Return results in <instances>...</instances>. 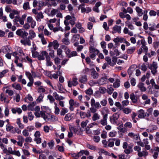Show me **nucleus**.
Instances as JSON below:
<instances>
[{
	"mask_svg": "<svg viewBox=\"0 0 159 159\" xmlns=\"http://www.w3.org/2000/svg\"><path fill=\"white\" fill-rule=\"evenodd\" d=\"M61 49H63L66 53V54L67 53V52H68V51L70 49L69 48L66 46L62 45L61 46Z\"/></svg>",
	"mask_w": 159,
	"mask_h": 159,
	"instance_id": "69168bd1",
	"label": "nucleus"
},
{
	"mask_svg": "<svg viewBox=\"0 0 159 159\" xmlns=\"http://www.w3.org/2000/svg\"><path fill=\"white\" fill-rule=\"evenodd\" d=\"M5 92L9 96H12L14 93L13 91L11 89H7L5 91Z\"/></svg>",
	"mask_w": 159,
	"mask_h": 159,
	"instance_id": "e2e57ef3",
	"label": "nucleus"
},
{
	"mask_svg": "<svg viewBox=\"0 0 159 159\" xmlns=\"http://www.w3.org/2000/svg\"><path fill=\"white\" fill-rule=\"evenodd\" d=\"M130 98L131 99L132 102L134 103H137L138 102L139 97L138 96L135 95L134 93H132L130 95Z\"/></svg>",
	"mask_w": 159,
	"mask_h": 159,
	"instance_id": "2eb2a0df",
	"label": "nucleus"
},
{
	"mask_svg": "<svg viewBox=\"0 0 159 159\" xmlns=\"http://www.w3.org/2000/svg\"><path fill=\"white\" fill-rule=\"evenodd\" d=\"M138 117L140 119L144 118L145 117L144 111L143 109H140L138 111Z\"/></svg>",
	"mask_w": 159,
	"mask_h": 159,
	"instance_id": "4be33fe9",
	"label": "nucleus"
},
{
	"mask_svg": "<svg viewBox=\"0 0 159 159\" xmlns=\"http://www.w3.org/2000/svg\"><path fill=\"white\" fill-rule=\"evenodd\" d=\"M148 11L144 10L143 11V20L145 21H147L148 19V16L147 15Z\"/></svg>",
	"mask_w": 159,
	"mask_h": 159,
	"instance_id": "864d4df0",
	"label": "nucleus"
},
{
	"mask_svg": "<svg viewBox=\"0 0 159 159\" xmlns=\"http://www.w3.org/2000/svg\"><path fill=\"white\" fill-rule=\"evenodd\" d=\"M105 60L107 62L108 64L111 66H113L114 65V63H112L111 62V58L109 57H105Z\"/></svg>",
	"mask_w": 159,
	"mask_h": 159,
	"instance_id": "8fccbe9b",
	"label": "nucleus"
},
{
	"mask_svg": "<svg viewBox=\"0 0 159 159\" xmlns=\"http://www.w3.org/2000/svg\"><path fill=\"white\" fill-rule=\"evenodd\" d=\"M11 111L13 114H15L17 113L19 115L22 112L21 109L18 107L12 108L11 109Z\"/></svg>",
	"mask_w": 159,
	"mask_h": 159,
	"instance_id": "dca6fc26",
	"label": "nucleus"
},
{
	"mask_svg": "<svg viewBox=\"0 0 159 159\" xmlns=\"http://www.w3.org/2000/svg\"><path fill=\"white\" fill-rule=\"evenodd\" d=\"M69 100L71 101V103L74 105L75 107H77L80 106V104L77 102L75 101L73 99H70Z\"/></svg>",
	"mask_w": 159,
	"mask_h": 159,
	"instance_id": "49530a36",
	"label": "nucleus"
},
{
	"mask_svg": "<svg viewBox=\"0 0 159 159\" xmlns=\"http://www.w3.org/2000/svg\"><path fill=\"white\" fill-rule=\"evenodd\" d=\"M148 152L146 150H144L142 151H140L138 153V155L139 157H146V156L148 155Z\"/></svg>",
	"mask_w": 159,
	"mask_h": 159,
	"instance_id": "393cba45",
	"label": "nucleus"
},
{
	"mask_svg": "<svg viewBox=\"0 0 159 159\" xmlns=\"http://www.w3.org/2000/svg\"><path fill=\"white\" fill-rule=\"evenodd\" d=\"M16 48L17 51L20 54V56H25V54L24 53L22 49L21 48L18 47H16Z\"/></svg>",
	"mask_w": 159,
	"mask_h": 159,
	"instance_id": "79ce46f5",
	"label": "nucleus"
},
{
	"mask_svg": "<svg viewBox=\"0 0 159 159\" xmlns=\"http://www.w3.org/2000/svg\"><path fill=\"white\" fill-rule=\"evenodd\" d=\"M71 119V115L70 113H68L66 115L64 118L65 121H70Z\"/></svg>",
	"mask_w": 159,
	"mask_h": 159,
	"instance_id": "052dcab7",
	"label": "nucleus"
},
{
	"mask_svg": "<svg viewBox=\"0 0 159 159\" xmlns=\"http://www.w3.org/2000/svg\"><path fill=\"white\" fill-rule=\"evenodd\" d=\"M58 11L59 10L58 9H53L51 11L50 14L52 16H54L58 12Z\"/></svg>",
	"mask_w": 159,
	"mask_h": 159,
	"instance_id": "0e129e2a",
	"label": "nucleus"
},
{
	"mask_svg": "<svg viewBox=\"0 0 159 159\" xmlns=\"http://www.w3.org/2000/svg\"><path fill=\"white\" fill-rule=\"evenodd\" d=\"M68 111L67 108L66 107H63L61 111L60 115L61 116H64L66 113Z\"/></svg>",
	"mask_w": 159,
	"mask_h": 159,
	"instance_id": "37998d69",
	"label": "nucleus"
},
{
	"mask_svg": "<svg viewBox=\"0 0 159 159\" xmlns=\"http://www.w3.org/2000/svg\"><path fill=\"white\" fill-rule=\"evenodd\" d=\"M12 87L13 88L16 90L20 91L22 90V88L20 84L16 83H14L12 84Z\"/></svg>",
	"mask_w": 159,
	"mask_h": 159,
	"instance_id": "b1692460",
	"label": "nucleus"
},
{
	"mask_svg": "<svg viewBox=\"0 0 159 159\" xmlns=\"http://www.w3.org/2000/svg\"><path fill=\"white\" fill-rule=\"evenodd\" d=\"M136 67L137 66L136 65H132L129 67L128 70V73L129 76L132 74Z\"/></svg>",
	"mask_w": 159,
	"mask_h": 159,
	"instance_id": "6ab92c4d",
	"label": "nucleus"
},
{
	"mask_svg": "<svg viewBox=\"0 0 159 159\" xmlns=\"http://www.w3.org/2000/svg\"><path fill=\"white\" fill-rule=\"evenodd\" d=\"M86 147L92 150H95L96 149V147L94 145L87 143L86 145Z\"/></svg>",
	"mask_w": 159,
	"mask_h": 159,
	"instance_id": "09e8293b",
	"label": "nucleus"
},
{
	"mask_svg": "<svg viewBox=\"0 0 159 159\" xmlns=\"http://www.w3.org/2000/svg\"><path fill=\"white\" fill-rule=\"evenodd\" d=\"M44 16L42 12H39L38 13L36 17V19L37 21H40L43 18Z\"/></svg>",
	"mask_w": 159,
	"mask_h": 159,
	"instance_id": "473e14b6",
	"label": "nucleus"
},
{
	"mask_svg": "<svg viewBox=\"0 0 159 159\" xmlns=\"http://www.w3.org/2000/svg\"><path fill=\"white\" fill-rule=\"evenodd\" d=\"M89 50L90 53L95 54H98L99 52V51L98 49L92 46L89 47Z\"/></svg>",
	"mask_w": 159,
	"mask_h": 159,
	"instance_id": "a878e982",
	"label": "nucleus"
},
{
	"mask_svg": "<svg viewBox=\"0 0 159 159\" xmlns=\"http://www.w3.org/2000/svg\"><path fill=\"white\" fill-rule=\"evenodd\" d=\"M121 28L120 26H118L116 25L113 28V31L112 32L113 34H115L116 32H118L119 33H121Z\"/></svg>",
	"mask_w": 159,
	"mask_h": 159,
	"instance_id": "a211bd4d",
	"label": "nucleus"
},
{
	"mask_svg": "<svg viewBox=\"0 0 159 159\" xmlns=\"http://www.w3.org/2000/svg\"><path fill=\"white\" fill-rule=\"evenodd\" d=\"M116 134L117 132L113 130L109 132L108 135L110 137H115Z\"/></svg>",
	"mask_w": 159,
	"mask_h": 159,
	"instance_id": "4d7b16f0",
	"label": "nucleus"
},
{
	"mask_svg": "<svg viewBox=\"0 0 159 159\" xmlns=\"http://www.w3.org/2000/svg\"><path fill=\"white\" fill-rule=\"evenodd\" d=\"M49 56L48 53L47 51H43L41 52L39 54L38 59L39 60H43L45 59V57L46 59V57Z\"/></svg>",
	"mask_w": 159,
	"mask_h": 159,
	"instance_id": "39448f33",
	"label": "nucleus"
},
{
	"mask_svg": "<svg viewBox=\"0 0 159 159\" xmlns=\"http://www.w3.org/2000/svg\"><path fill=\"white\" fill-rule=\"evenodd\" d=\"M53 95L55 99L57 100L60 101L65 99V97L62 96H59L56 92L53 93Z\"/></svg>",
	"mask_w": 159,
	"mask_h": 159,
	"instance_id": "5701e85b",
	"label": "nucleus"
},
{
	"mask_svg": "<svg viewBox=\"0 0 159 159\" xmlns=\"http://www.w3.org/2000/svg\"><path fill=\"white\" fill-rule=\"evenodd\" d=\"M20 43L22 44L25 46L26 45L28 46H30L31 45V41L28 38H26L25 39H21L20 41Z\"/></svg>",
	"mask_w": 159,
	"mask_h": 159,
	"instance_id": "f3484780",
	"label": "nucleus"
},
{
	"mask_svg": "<svg viewBox=\"0 0 159 159\" xmlns=\"http://www.w3.org/2000/svg\"><path fill=\"white\" fill-rule=\"evenodd\" d=\"M119 114L117 113H115L110 118V121L111 123L115 124H116V121L119 117Z\"/></svg>",
	"mask_w": 159,
	"mask_h": 159,
	"instance_id": "1a4fd4ad",
	"label": "nucleus"
},
{
	"mask_svg": "<svg viewBox=\"0 0 159 159\" xmlns=\"http://www.w3.org/2000/svg\"><path fill=\"white\" fill-rule=\"evenodd\" d=\"M157 64L156 62L154 61L152 64H150L148 66L149 69L151 70L152 73L155 75L157 72Z\"/></svg>",
	"mask_w": 159,
	"mask_h": 159,
	"instance_id": "20e7f679",
	"label": "nucleus"
},
{
	"mask_svg": "<svg viewBox=\"0 0 159 159\" xmlns=\"http://www.w3.org/2000/svg\"><path fill=\"white\" fill-rule=\"evenodd\" d=\"M136 11L137 13V15L139 16H141L143 13L142 9L139 7H137L135 8Z\"/></svg>",
	"mask_w": 159,
	"mask_h": 159,
	"instance_id": "2f4dec72",
	"label": "nucleus"
},
{
	"mask_svg": "<svg viewBox=\"0 0 159 159\" xmlns=\"http://www.w3.org/2000/svg\"><path fill=\"white\" fill-rule=\"evenodd\" d=\"M148 28L151 31H153L156 30V25L154 23L152 22L149 24Z\"/></svg>",
	"mask_w": 159,
	"mask_h": 159,
	"instance_id": "58836bf2",
	"label": "nucleus"
},
{
	"mask_svg": "<svg viewBox=\"0 0 159 159\" xmlns=\"http://www.w3.org/2000/svg\"><path fill=\"white\" fill-rule=\"evenodd\" d=\"M102 114L103 115L102 118V119L100 121V123L102 125L105 126L107 125V114H103L102 113Z\"/></svg>",
	"mask_w": 159,
	"mask_h": 159,
	"instance_id": "9b49d317",
	"label": "nucleus"
},
{
	"mask_svg": "<svg viewBox=\"0 0 159 159\" xmlns=\"http://www.w3.org/2000/svg\"><path fill=\"white\" fill-rule=\"evenodd\" d=\"M56 0H46L45 6H47L48 7L52 6L56 7L57 4L56 1Z\"/></svg>",
	"mask_w": 159,
	"mask_h": 159,
	"instance_id": "9d476101",
	"label": "nucleus"
},
{
	"mask_svg": "<svg viewBox=\"0 0 159 159\" xmlns=\"http://www.w3.org/2000/svg\"><path fill=\"white\" fill-rule=\"evenodd\" d=\"M141 43L142 46L141 48L143 50V52H144L146 54H147V53L148 50V48L146 46L147 43L145 40L144 39L141 40Z\"/></svg>",
	"mask_w": 159,
	"mask_h": 159,
	"instance_id": "6e6552de",
	"label": "nucleus"
},
{
	"mask_svg": "<svg viewBox=\"0 0 159 159\" xmlns=\"http://www.w3.org/2000/svg\"><path fill=\"white\" fill-rule=\"evenodd\" d=\"M123 112L126 114H128L131 112V110L129 108H125L123 109Z\"/></svg>",
	"mask_w": 159,
	"mask_h": 159,
	"instance_id": "680f3d73",
	"label": "nucleus"
},
{
	"mask_svg": "<svg viewBox=\"0 0 159 159\" xmlns=\"http://www.w3.org/2000/svg\"><path fill=\"white\" fill-rule=\"evenodd\" d=\"M107 79V76L105 75L104 77H102L99 79L97 81V83L100 85L104 84L106 83Z\"/></svg>",
	"mask_w": 159,
	"mask_h": 159,
	"instance_id": "4468645a",
	"label": "nucleus"
},
{
	"mask_svg": "<svg viewBox=\"0 0 159 159\" xmlns=\"http://www.w3.org/2000/svg\"><path fill=\"white\" fill-rule=\"evenodd\" d=\"M46 65L47 66H52V63L50 61V58L49 56L46 57Z\"/></svg>",
	"mask_w": 159,
	"mask_h": 159,
	"instance_id": "a18cd8bd",
	"label": "nucleus"
},
{
	"mask_svg": "<svg viewBox=\"0 0 159 159\" xmlns=\"http://www.w3.org/2000/svg\"><path fill=\"white\" fill-rule=\"evenodd\" d=\"M44 97V94H40L36 99V102L37 103H40L43 101V98Z\"/></svg>",
	"mask_w": 159,
	"mask_h": 159,
	"instance_id": "ea45409f",
	"label": "nucleus"
},
{
	"mask_svg": "<svg viewBox=\"0 0 159 159\" xmlns=\"http://www.w3.org/2000/svg\"><path fill=\"white\" fill-rule=\"evenodd\" d=\"M90 103L92 107H94L96 109H99L101 107L99 102H95V100L93 98L91 99Z\"/></svg>",
	"mask_w": 159,
	"mask_h": 159,
	"instance_id": "f8f14e48",
	"label": "nucleus"
},
{
	"mask_svg": "<svg viewBox=\"0 0 159 159\" xmlns=\"http://www.w3.org/2000/svg\"><path fill=\"white\" fill-rule=\"evenodd\" d=\"M120 85V79L117 78L113 84V86L114 88H117Z\"/></svg>",
	"mask_w": 159,
	"mask_h": 159,
	"instance_id": "f704fd0d",
	"label": "nucleus"
},
{
	"mask_svg": "<svg viewBox=\"0 0 159 159\" xmlns=\"http://www.w3.org/2000/svg\"><path fill=\"white\" fill-rule=\"evenodd\" d=\"M68 52H67L66 54L69 58L76 56H77L78 54L77 52L75 51L71 52L70 50H69Z\"/></svg>",
	"mask_w": 159,
	"mask_h": 159,
	"instance_id": "aec40b11",
	"label": "nucleus"
},
{
	"mask_svg": "<svg viewBox=\"0 0 159 159\" xmlns=\"http://www.w3.org/2000/svg\"><path fill=\"white\" fill-rule=\"evenodd\" d=\"M39 37L41 39L42 44L45 45L47 44V41L45 39L43 34H39L38 35Z\"/></svg>",
	"mask_w": 159,
	"mask_h": 159,
	"instance_id": "72a5a7b5",
	"label": "nucleus"
},
{
	"mask_svg": "<svg viewBox=\"0 0 159 159\" xmlns=\"http://www.w3.org/2000/svg\"><path fill=\"white\" fill-rule=\"evenodd\" d=\"M76 20L75 18L72 16V18L69 21L70 24L73 26L75 24V21Z\"/></svg>",
	"mask_w": 159,
	"mask_h": 159,
	"instance_id": "338daca9",
	"label": "nucleus"
},
{
	"mask_svg": "<svg viewBox=\"0 0 159 159\" xmlns=\"http://www.w3.org/2000/svg\"><path fill=\"white\" fill-rule=\"evenodd\" d=\"M135 50V48L134 47H133L127 49L126 52L129 54H131L133 53Z\"/></svg>",
	"mask_w": 159,
	"mask_h": 159,
	"instance_id": "c9c22d12",
	"label": "nucleus"
},
{
	"mask_svg": "<svg viewBox=\"0 0 159 159\" xmlns=\"http://www.w3.org/2000/svg\"><path fill=\"white\" fill-rule=\"evenodd\" d=\"M59 46V44L57 40H55L53 42L49 43L48 48H50L53 47L54 49H57Z\"/></svg>",
	"mask_w": 159,
	"mask_h": 159,
	"instance_id": "423d86ee",
	"label": "nucleus"
},
{
	"mask_svg": "<svg viewBox=\"0 0 159 159\" xmlns=\"http://www.w3.org/2000/svg\"><path fill=\"white\" fill-rule=\"evenodd\" d=\"M27 15L26 14L23 15L21 17H20L19 22L20 24L23 25L24 23V21L25 20Z\"/></svg>",
	"mask_w": 159,
	"mask_h": 159,
	"instance_id": "c756f323",
	"label": "nucleus"
},
{
	"mask_svg": "<svg viewBox=\"0 0 159 159\" xmlns=\"http://www.w3.org/2000/svg\"><path fill=\"white\" fill-rule=\"evenodd\" d=\"M25 74L29 80H34L31 72L26 71L25 72Z\"/></svg>",
	"mask_w": 159,
	"mask_h": 159,
	"instance_id": "de8ad7c7",
	"label": "nucleus"
},
{
	"mask_svg": "<svg viewBox=\"0 0 159 159\" xmlns=\"http://www.w3.org/2000/svg\"><path fill=\"white\" fill-rule=\"evenodd\" d=\"M144 84L142 83H139L138 84L137 87L141 90V91L144 92L146 90V88L144 86Z\"/></svg>",
	"mask_w": 159,
	"mask_h": 159,
	"instance_id": "7c9ffc66",
	"label": "nucleus"
},
{
	"mask_svg": "<svg viewBox=\"0 0 159 159\" xmlns=\"http://www.w3.org/2000/svg\"><path fill=\"white\" fill-rule=\"evenodd\" d=\"M23 8L25 10H27L30 8L29 3L28 2H25L23 5Z\"/></svg>",
	"mask_w": 159,
	"mask_h": 159,
	"instance_id": "3c124183",
	"label": "nucleus"
},
{
	"mask_svg": "<svg viewBox=\"0 0 159 159\" xmlns=\"http://www.w3.org/2000/svg\"><path fill=\"white\" fill-rule=\"evenodd\" d=\"M81 152L80 151L78 153H73L71 154V156L72 157L75 159H77L80 157L82 156Z\"/></svg>",
	"mask_w": 159,
	"mask_h": 159,
	"instance_id": "4c0bfd02",
	"label": "nucleus"
},
{
	"mask_svg": "<svg viewBox=\"0 0 159 159\" xmlns=\"http://www.w3.org/2000/svg\"><path fill=\"white\" fill-rule=\"evenodd\" d=\"M15 60L14 61V62L16 64V66L22 68L23 69H24V66L23 65L22 62L18 63V60H19V58L17 56L15 57Z\"/></svg>",
	"mask_w": 159,
	"mask_h": 159,
	"instance_id": "412c9836",
	"label": "nucleus"
},
{
	"mask_svg": "<svg viewBox=\"0 0 159 159\" xmlns=\"http://www.w3.org/2000/svg\"><path fill=\"white\" fill-rule=\"evenodd\" d=\"M34 117V116L32 112H30L28 113L27 117L28 118L30 121H31L33 120Z\"/></svg>",
	"mask_w": 159,
	"mask_h": 159,
	"instance_id": "13d9d810",
	"label": "nucleus"
},
{
	"mask_svg": "<svg viewBox=\"0 0 159 159\" xmlns=\"http://www.w3.org/2000/svg\"><path fill=\"white\" fill-rule=\"evenodd\" d=\"M41 117L43 118L46 122H54L56 120V117L53 115L49 113L46 114L44 111L41 112Z\"/></svg>",
	"mask_w": 159,
	"mask_h": 159,
	"instance_id": "f257e3e1",
	"label": "nucleus"
},
{
	"mask_svg": "<svg viewBox=\"0 0 159 159\" xmlns=\"http://www.w3.org/2000/svg\"><path fill=\"white\" fill-rule=\"evenodd\" d=\"M26 21L28 24H30V26L32 28H34V27L36 25V22L33 20L32 17L29 16L26 19Z\"/></svg>",
	"mask_w": 159,
	"mask_h": 159,
	"instance_id": "0eeeda50",
	"label": "nucleus"
},
{
	"mask_svg": "<svg viewBox=\"0 0 159 159\" xmlns=\"http://www.w3.org/2000/svg\"><path fill=\"white\" fill-rule=\"evenodd\" d=\"M78 79L75 76H73L72 78V80H68V86L69 88H71L73 86H76L78 84V82L77 81Z\"/></svg>",
	"mask_w": 159,
	"mask_h": 159,
	"instance_id": "7ed1b4c3",
	"label": "nucleus"
},
{
	"mask_svg": "<svg viewBox=\"0 0 159 159\" xmlns=\"http://www.w3.org/2000/svg\"><path fill=\"white\" fill-rule=\"evenodd\" d=\"M20 96L19 94L18 93H16V95L15 96L13 99L14 100H15L17 102H20Z\"/></svg>",
	"mask_w": 159,
	"mask_h": 159,
	"instance_id": "6e6d98bb",
	"label": "nucleus"
},
{
	"mask_svg": "<svg viewBox=\"0 0 159 159\" xmlns=\"http://www.w3.org/2000/svg\"><path fill=\"white\" fill-rule=\"evenodd\" d=\"M91 76L93 79H97L98 78L99 75L94 68L91 69Z\"/></svg>",
	"mask_w": 159,
	"mask_h": 159,
	"instance_id": "ddd939ff",
	"label": "nucleus"
},
{
	"mask_svg": "<svg viewBox=\"0 0 159 159\" xmlns=\"http://www.w3.org/2000/svg\"><path fill=\"white\" fill-rule=\"evenodd\" d=\"M10 50V48L7 46H3L2 48V51L4 53H9Z\"/></svg>",
	"mask_w": 159,
	"mask_h": 159,
	"instance_id": "a19ab883",
	"label": "nucleus"
},
{
	"mask_svg": "<svg viewBox=\"0 0 159 159\" xmlns=\"http://www.w3.org/2000/svg\"><path fill=\"white\" fill-rule=\"evenodd\" d=\"M87 80V77L86 75H84L82 76L79 79V81L81 83H84L86 82Z\"/></svg>",
	"mask_w": 159,
	"mask_h": 159,
	"instance_id": "c03bdc74",
	"label": "nucleus"
},
{
	"mask_svg": "<svg viewBox=\"0 0 159 159\" xmlns=\"http://www.w3.org/2000/svg\"><path fill=\"white\" fill-rule=\"evenodd\" d=\"M13 127L10 124H7L6 125V130L7 131L10 132L12 133L15 134V132L13 130Z\"/></svg>",
	"mask_w": 159,
	"mask_h": 159,
	"instance_id": "bb28decb",
	"label": "nucleus"
},
{
	"mask_svg": "<svg viewBox=\"0 0 159 159\" xmlns=\"http://www.w3.org/2000/svg\"><path fill=\"white\" fill-rule=\"evenodd\" d=\"M0 100L2 102L4 101V102L7 103H8L9 102V100L7 99L6 97L3 93H2L0 94Z\"/></svg>",
	"mask_w": 159,
	"mask_h": 159,
	"instance_id": "cd10ccee",
	"label": "nucleus"
},
{
	"mask_svg": "<svg viewBox=\"0 0 159 159\" xmlns=\"http://www.w3.org/2000/svg\"><path fill=\"white\" fill-rule=\"evenodd\" d=\"M17 141L16 139H10L11 141L14 144H15L17 143V145L20 147H21L23 146V143L24 141V137L21 135H18L17 137Z\"/></svg>",
	"mask_w": 159,
	"mask_h": 159,
	"instance_id": "f03ea898",
	"label": "nucleus"
},
{
	"mask_svg": "<svg viewBox=\"0 0 159 159\" xmlns=\"http://www.w3.org/2000/svg\"><path fill=\"white\" fill-rule=\"evenodd\" d=\"M62 42L66 45L69 44L70 43L69 40L67 38H64L62 39Z\"/></svg>",
	"mask_w": 159,
	"mask_h": 159,
	"instance_id": "bf43d9fd",
	"label": "nucleus"
},
{
	"mask_svg": "<svg viewBox=\"0 0 159 159\" xmlns=\"http://www.w3.org/2000/svg\"><path fill=\"white\" fill-rule=\"evenodd\" d=\"M29 34L31 39L34 38L36 36V34L33 30H31L29 31Z\"/></svg>",
	"mask_w": 159,
	"mask_h": 159,
	"instance_id": "603ef678",
	"label": "nucleus"
},
{
	"mask_svg": "<svg viewBox=\"0 0 159 159\" xmlns=\"http://www.w3.org/2000/svg\"><path fill=\"white\" fill-rule=\"evenodd\" d=\"M36 104V103L34 101L33 102L29 104L28 106V110H33L34 107Z\"/></svg>",
	"mask_w": 159,
	"mask_h": 159,
	"instance_id": "e433bc0d",
	"label": "nucleus"
},
{
	"mask_svg": "<svg viewBox=\"0 0 159 159\" xmlns=\"http://www.w3.org/2000/svg\"><path fill=\"white\" fill-rule=\"evenodd\" d=\"M125 128L129 129H131L132 128V124L131 122H126L124 125Z\"/></svg>",
	"mask_w": 159,
	"mask_h": 159,
	"instance_id": "5fc2aeb1",
	"label": "nucleus"
},
{
	"mask_svg": "<svg viewBox=\"0 0 159 159\" xmlns=\"http://www.w3.org/2000/svg\"><path fill=\"white\" fill-rule=\"evenodd\" d=\"M155 139L156 141L159 143V132H157L154 136Z\"/></svg>",
	"mask_w": 159,
	"mask_h": 159,
	"instance_id": "774afa93",
	"label": "nucleus"
},
{
	"mask_svg": "<svg viewBox=\"0 0 159 159\" xmlns=\"http://www.w3.org/2000/svg\"><path fill=\"white\" fill-rule=\"evenodd\" d=\"M100 116L98 112L93 114L92 117V119L94 121L99 120L100 119Z\"/></svg>",
	"mask_w": 159,
	"mask_h": 159,
	"instance_id": "c85d7f7f",
	"label": "nucleus"
}]
</instances>
